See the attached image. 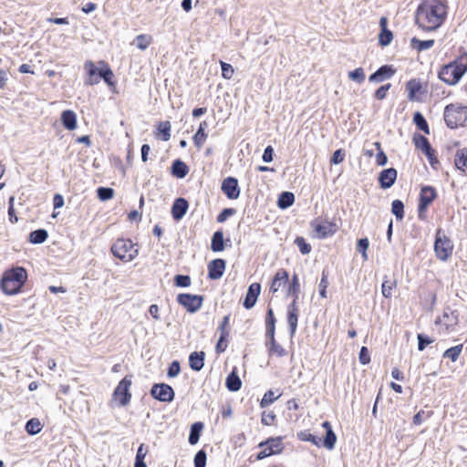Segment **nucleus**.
I'll list each match as a JSON object with an SVG mask.
<instances>
[{"label": "nucleus", "instance_id": "42", "mask_svg": "<svg viewBox=\"0 0 467 467\" xmlns=\"http://www.w3.org/2000/svg\"><path fill=\"white\" fill-rule=\"evenodd\" d=\"M161 135V140L164 141H168L171 138V123L169 121L161 122L158 126V133Z\"/></svg>", "mask_w": 467, "mask_h": 467}, {"label": "nucleus", "instance_id": "25", "mask_svg": "<svg viewBox=\"0 0 467 467\" xmlns=\"http://www.w3.org/2000/svg\"><path fill=\"white\" fill-rule=\"evenodd\" d=\"M61 122L68 130H74L77 128V115L73 110L67 109L61 114Z\"/></svg>", "mask_w": 467, "mask_h": 467}, {"label": "nucleus", "instance_id": "30", "mask_svg": "<svg viewBox=\"0 0 467 467\" xmlns=\"http://www.w3.org/2000/svg\"><path fill=\"white\" fill-rule=\"evenodd\" d=\"M188 171L189 169L183 161L180 160H176L173 161L171 166V172L174 176H176L177 178H184L187 175Z\"/></svg>", "mask_w": 467, "mask_h": 467}, {"label": "nucleus", "instance_id": "22", "mask_svg": "<svg viewBox=\"0 0 467 467\" xmlns=\"http://www.w3.org/2000/svg\"><path fill=\"white\" fill-rule=\"evenodd\" d=\"M188 210V202L183 198H178L175 200L172 208L171 214L174 220H181Z\"/></svg>", "mask_w": 467, "mask_h": 467}, {"label": "nucleus", "instance_id": "2", "mask_svg": "<svg viewBox=\"0 0 467 467\" xmlns=\"http://www.w3.org/2000/svg\"><path fill=\"white\" fill-rule=\"evenodd\" d=\"M26 278L27 274L23 267L12 268L4 273L0 287L5 295H16L20 292Z\"/></svg>", "mask_w": 467, "mask_h": 467}, {"label": "nucleus", "instance_id": "3", "mask_svg": "<svg viewBox=\"0 0 467 467\" xmlns=\"http://www.w3.org/2000/svg\"><path fill=\"white\" fill-rule=\"evenodd\" d=\"M467 71V53L459 56L453 62L445 65L439 71V78L449 84L455 85Z\"/></svg>", "mask_w": 467, "mask_h": 467}, {"label": "nucleus", "instance_id": "28", "mask_svg": "<svg viewBox=\"0 0 467 467\" xmlns=\"http://www.w3.org/2000/svg\"><path fill=\"white\" fill-rule=\"evenodd\" d=\"M207 126H208V124L206 121L201 122L197 132L195 133V135L192 138L193 142L198 149H201L203 146V144L208 137L207 133L205 132V129L207 128Z\"/></svg>", "mask_w": 467, "mask_h": 467}, {"label": "nucleus", "instance_id": "37", "mask_svg": "<svg viewBox=\"0 0 467 467\" xmlns=\"http://www.w3.org/2000/svg\"><path fill=\"white\" fill-rule=\"evenodd\" d=\"M203 428V424L202 422H195L192 425L191 432L189 436V442L191 444H196L200 439V433Z\"/></svg>", "mask_w": 467, "mask_h": 467}, {"label": "nucleus", "instance_id": "9", "mask_svg": "<svg viewBox=\"0 0 467 467\" xmlns=\"http://www.w3.org/2000/svg\"><path fill=\"white\" fill-rule=\"evenodd\" d=\"M452 248L453 246L451 240L444 235L441 236V233L438 232L434 244L437 257L442 261L447 260L452 253Z\"/></svg>", "mask_w": 467, "mask_h": 467}, {"label": "nucleus", "instance_id": "35", "mask_svg": "<svg viewBox=\"0 0 467 467\" xmlns=\"http://www.w3.org/2000/svg\"><path fill=\"white\" fill-rule=\"evenodd\" d=\"M43 429V425L40 420L36 418L29 420L26 424V431L30 435L39 433Z\"/></svg>", "mask_w": 467, "mask_h": 467}, {"label": "nucleus", "instance_id": "59", "mask_svg": "<svg viewBox=\"0 0 467 467\" xmlns=\"http://www.w3.org/2000/svg\"><path fill=\"white\" fill-rule=\"evenodd\" d=\"M391 88L389 83L379 87L375 92V98L379 100H382L386 98L388 91Z\"/></svg>", "mask_w": 467, "mask_h": 467}, {"label": "nucleus", "instance_id": "46", "mask_svg": "<svg viewBox=\"0 0 467 467\" xmlns=\"http://www.w3.org/2000/svg\"><path fill=\"white\" fill-rule=\"evenodd\" d=\"M270 338V348H269V351H270V354L271 355H275L276 357H283L286 354L285 352V349L280 346L279 344H277L275 340V335H273V337H269Z\"/></svg>", "mask_w": 467, "mask_h": 467}, {"label": "nucleus", "instance_id": "52", "mask_svg": "<svg viewBox=\"0 0 467 467\" xmlns=\"http://www.w3.org/2000/svg\"><path fill=\"white\" fill-rule=\"evenodd\" d=\"M349 79L358 83H362L365 79V72L362 67H358L353 71L348 72Z\"/></svg>", "mask_w": 467, "mask_h": 467}, {"label": "nucleus", "instance_id": "7", "mask_svg": "<svg viewBox=\"0 0 467 467\" xmlns=\"http://www.w3.org/2000/svg\"><path fill=\"white\" fill-rule=\"evenodd\" d=\"M130 386L131 377L126 376L116 387L112 395V402H118V405L121 407L127 406L131 400Z\"/></svg>", "mask_w": 467, "mask_h": 467}, {"label": "nucleus", "instance_id": "12", "mask_svg": "<svg viewBox=\"0 0 467 467\" xmlns=\"http://www.w3.org/2000/svg\"><path fill=\"white\" fill-rule=\"evenodd\" d=\"M84 69L86 70L85 84L88 86H93L99 82L102 72V66L98 67L92 61H86L84 64Z\"/></svg>", "mask_w": 467, "mask_h": 467}, {"label": "nucleus", "instance_id": "60", "mask_svg": "<svg viewBox=\"0 0 467 467\" xmlns=\"http://www.w3.org/2000/svg\"><path fill=\"white\" fill-rule=\"evenodd\" d=\"M175 284L177 286L188 287L191 285V278L188 275H178L175 276Z\"/></svg>", "mask_w": 467, "mask_h": 467}, {"label": "nucleus", "instance_id": "26", "mask_svg": "<svg viewBox=\"0 0 467 467\" xmlns=\"http://www.w3.org/2000/svg\"><path fill=\"white\" fill-rule=\"evenodd\" d=\"M415 145L418 149L421 150L429 159L431 165H433V151L428 141V140L423 136H419L414 139Z\"/></svg>", "mask_w": 467, "mask_h": 467}, {"label": "nucleus", "instance_id": "4", "mask_svg": "<svg viewBox=\"0 0 467 467\" xmlns=\"http://www.w3.org/2000/svg\"><path fill=\"white\" fill-rule=\"evenodd\" d=\"M444 120L451 129L464 126L467 123V106L455 103L444 109Z\"/></svg>", "mask_w": 467, "mask_h": 467}, {"label": "nucleus", "instance_id": "31", "mask_svg": "<svg viewBox=\"0 0 467 467\" xmlns=\"http://www.w3.org/2000/svg\"><path fill=\"white\" fill-rule=\"evenodd\" d=\"M242 382L238 375L233 371L226 379V387L231 391H237L240 389Z\"/></svg>", "mask_w": 467, "mask_h": 467}, {"label": "nucleus", "instance_id": "39", "mask_svg": "<svg viewBox=\"0 0 467 467\" xmlns=\"http://www.w3.org/2000/svg\"><path fill=\"white\" fill-rule=\"evenodd\" d=\"M300 290L299 279L296 275H294L292 277L291 283L287 286V296H293L294 299L298 298V293Z\"/></svg>", "mask_w": 467, "mask_h": 467}, {"label": "nucleus", "instance_id": "41", "mask_svg": "<svg viewBox=\"0 0 467 467\" xmlns=\"http://www.w3.org/2000/svg\"><path fill=\"white\" fill-rule=\"evenodd\" d=\"M411 45L418 51H423L432 47L434 45V40H419L414 37L411 39Z\"/></svg>", "mask_w": 467, "mask_h": 467}, {"label": "nucleus", "instance_id": "1", "mask_svg": "<svg viewBox=\"0 0 467 467\" xmlns=\"http://www.w3.org/2000/svg\"><path fill=\"white\" fill-rule=\"evenodd\" d=\"M447 15V7L441 0H422L416 11V22L424 30L440 27Z\"/></svg>", "mask_w": 467, "mask_h": 467}, {"label": "nucleus", "instance_id": "34", "mask_svg": "<svg viewBox=\"0 0 467 467\" xmlns=\"http://www.w3.org/2000/svg\"><path fill=\"white\" fill-rule=\"evenodd\" d=\"M211 248L213 252H221L224 249L223 234L222 232L217 231L213 234Z\"/></svg>", "mask_w": 467, "mask_h": 467}, {"label": "nucleus", "instance_id": "53", "mask_svg": "<svg viewBox=\"0 0 467 467\" xmlns=\"http://www.w3.org/2000/svg\"><path fill=\"white\" fill-rule=\"evenodd\" d=\"M373 145L378 150V153L376 155L377 164L379 166H384L388 162V158H387L386 154L384 153V151L382 150V149L380 147V143L377 141V142H374Z\"/></svg>", "mask_w": 467, "mask_h": 467}, {"label": "nucleus", "instance_id": "23", "mask_svg": "<svg viewBox=\"0 0 467 467\" xmlns=\"http://www.w3.org/2000/svg\"><path fill=\"white\" fill-rule=\"evenodd\" d=\"M322 427L326 430V437L323 441H321V445H323L327 450H332L335 447L337 436L328 421L323 422Z\"/></svg>", "mask_w": 467, "mask_h": 467}, {"label": "nucleus", "instance_id": "33", "mask_svg": "<svg viewBox=\"0 0 467 467\" xmlns=\"http://www.w3.org/2000/svg\"><path fill=\"white\" fill-rule=\"evenodd\" d=\"M295 201V196L292 192H284L280 194L277 204L278 207L281 209H285L290 207Z\"/></svg>", "mask_w": 467, "mask_h": 467}, {"label": "nucleus", "instance_id": "10", "mask_svg": "<svg viewBox=\"0 0 467 467\" xmlns=\"http://www.w3.org/2000/svg\"><path fill=\"white\" fill-rule=\"evenodd\" d=\"M202 296L192 294H180L177 297L178 303L191 313H194L202 307Z\"/></svg>", "mask_w": 467, "mask_h": 467}, {"label": "nucleus", "instance_id": "40", "mask_svg": "<svg viewBox=\"0 0 467 467\" xmlns=\"http://www.w3.org/2000/svg\"><path fill=\"white\" fill-rule=\"evenodd\" d=\"M99 65L102 66V72H100L101 78L109 86H113L112 78L114 74L109 67L103 61L99 62Z\"/></svg>", "mask_w": 467, "mask_h": 467}, {"label": "nucleus", "instance_id": "64", "mask_svg": "<svg viewBox=\"0 0 467 467\" xmlns=\"http://www.w3.org/2000/svg\"><path fill=\"white\" fill-rule=\"evenodd\" d=\"M180 363L178 361H173L169 367L168 376L171 378L176 377L180 373Z\"/></svg>", "mask_w": 467, "mask_h": 467}, {"label": "nucleus", "instance_id": "49", "mask_svg": "<svg viewBox=\"0 0 467 467\" xmlns=\"http://www.w3.org/2000/svg\"><path fill=\"white\" fill-rule=\"evenodd\" d=\"M404 205L401 201L395 200L392 202L391 212L397 219L401 220L404 215Z\"/></svg>", "mask_w": 467, "mask_h": 467}, {"label": "nucleus", "instance_id": "50", "mask_svg": "<svg viewBox=\"0 0 467 467\" xmlns=\"http://www.w3.org/2000/svg\"><path fill=\"white\" fill-rule=\"evenodd\" d=\"M279 398V395H275L274 391L268 390L263 397L260 402L262 408H265L272 404L275 400Z\"/></svg>", "mask_w": 467, "mask_h": 467}, {"label": "nucleus", "instance_id": "36", "mask_svg": "<svg viewBox=\"0 0 467 467\" xmlns=\"http://www.w3.org/2000/svg\"><path fill=\"white\" fill-rule=\"evenodd\" d=\"M134 43L140 50H145L152 43V36L146 34L139 35L135 37Z\"/></svg>", "mask_w": 467, "mask_h": 467}, {"label": "nucleus", "instance_id": "6", "mask_svg": "<svg viewBox=\"0 0 467 467\" xmlns=\"http://www.w3.org/2000/svg\"><path fill=\"white\" fill-rule=\"evenodd\" d=\"M459 324L457 311L447 308L435 321V327L441 335H448L455 332Z\"/></svg>", "mask_w": 467, "mask_h": 467}, {"label": "nucleus", "instance_id": "58", "mask_svg": "<svg viewBox=\"0 0 467 467\" xmlns=\"http://www.w3.org/2000/svg\"><path fill=\"white\" fill-rule=\"evenodd\" d=\"M328 285H329V283H328L327 275L325 273H323L320 283H319V294H320V296L323 298L327 297V289Z\"/></svg>", "mask_w": 467, "mask_h": 467}, {"label": "nucleus", "instance_id": "29", "mask_svg": "<svg viewBox=\"0 0 467 467\" xmlns=\"http://www.w3.org/2000/svg\"><path fill=\"white\" fill-rule=\"evenodd\" d=\"M387 19L385 17L380 18V26L382 31L379 35V41L381 46H388L392 40V33L386 28Z\"/></svg>", "mask_w": 467, "mask_h": 467}, {"label": "nucleus", "instance_id": "24", "mask_svg": "<svg viewBox=\"0 0 467 467\" xmlns=\"http://www.w3.org/2000/svg\"><path fill=\"white\" fill-rule=\"evenodd\" d=\"M265 446H268L270 453L273 454H279L284 449L281 437L269 438L265 441H262L258 444V447L261 448Z\"/></svg>", "mask_w": 467, "mask_h": 467}, {"label": "nucleus", "instance_id": "19", "mask_svg": "<svg viewBox=\"0 0 467 467\" xmlns=\"http://www.w3.org/2000/svg\"><path fill=\"white\" fill-rule=\"evenodd\" d=\"M260 291L261 285L258 283L250 285L244 301V306L245 308L250 309L255 305Z\"/></svg>", "mask_w": 467, "mask_h": 467}, {"label": "nucleus", "instance_id": "18", "mask_svg": "<svg viewBox=\"0 0 467 467\" xmlns=\"http://www.w3.org/2000/svg\"><path fill=\"white\" fill-rule=\"evenodd\" d=\"M408 99L410 101H419L420 95L422 93V85L419 79H410L406 84Z\"/></svg>", "mask_w": 467, "mask_h": 467}, {"label": "nucleus", "instance_id": "57", "mask_svg": "<svg viewBox=\"0 0 467 467\" xmlns=\"http://www.w3.org/2000/svg\"><path fill=\"white\" fill-rule=\"evenodd\" d=\"M206 465V453L204 451H199L194 457L195 467H205Z\"/></svg>", "mask_w": 467, "mask_h": 467}, {"label": "nucleus", "instance_id": "14", "mask_svg": "<svg viewBox=\"0 0 467 467\" xmlns=\"http://www.w3.org/2000/svg\"><path fill=\"white\" fill-rule=\"evenodd\" d=\"M289 275L286 270L285 269H279L270 285V292L273 294L277 293L282 288L285 287L288 284Z\"/></svg>", "mask_w": 467, "mask_h": 467}, {"label": "nucleus", "instance_id": "8", "mask_svg": "<svg viewBox=\"0 0 467 467\" xmlns=\"http://www.w3.org/2000/svg\"><path fill=\"white\" fill-rule=\"evenodd\" d=\"M313 234L316 238L324 239L332 236L337 231L336 223L327 221L317 219L311 223Z\"/></svg>", "mask_w": 467, "mask_h": 467}, {"label": "nucleus", "instance_id": "20", "mask_svg": "<svg viewBox=\"0 0 467 467\" xmlns=\"http://www.w3.org/2000/svg\"><path fill=\"white\" fill-rule=\"evenodd\" d=\"M395 74V69L390 66H382L375 73L371 74L368 78L370 82H382L385 79L390 78Z\"/></svg>", "mask_w": 467, "mask_h": 467}, {"label": "nucleus", "instance_id": "45", "mask_svg": "<svg viewBox=\"0 0 467 467\" xmlns=\"http://www.w3.org/2000/svg\"><path fill=\"white\" fill-rule=\"evenodd\" d=\"M297 437L299 440L303 441H310L317 447L321 446V439L317 438V436L311 434L308 431H300L297 433Z\"/></svg>", "mask_w": 467, "mask_h": 467}, {"label": "nucleus", "instance_id": "27", "mask_svg": "<svg viewBox=\"0 0 467 467\" xmlns=\"http://www.w3.org/2000/svg\"><path fill=\"white\" fill-rule=\"evenodd\" d=\"M204 352H192L189 358V364L192 369L201 370L204 366Z\"/></svg>", "mask_w": 467, "mask_h": 467}, {"label": "nucleus", "instance_id": "13", "mask_svg": "<svg viewBox=\"0 0 467 467\" xmlns=\"http://www.w3.org/2000/svg\"><path fill=\"white\" fill-rule=\"evenodd\" d=\"M435 190L431 186H425L420 191V204H419V216L422 217L428 205L435 199Z\"/></svg>", "mask_w": 467, "mask_h": 467}, {"label": "nucleus", "instance_id": "43", "mask_svg": "<svg viewBox=\"0 0 467 467\" xmlns=\"http://www.w3.org/2000/svg\"><path fill=\"white\" fill-rule=\"evenodd\" d=\"M397 286L396 280H385L381 285V293L382 296L386 298H389L392 296V291Z\"/></svg>", "mask_w": 467, "mask_h": 467}, {"label": "nucleus", "instance_id": "51", "mask_svg": "<svg viewBox=\"0 0 467 467\" xmlns=\"http://www.w3.org/2000/svg\"><path fill=\"white\" fill-rule=\"evenodd\" d=\"M413 120L420 130H421L424 132H426L427 134H429V127H428L427 121L425 120L424 117L420 113H419V112L415 113L414 117H413Z\"/></svg>", "mask_w": 467, "mask_h": 467}, {"label": "nucleus", "instance_id": "38", "mask_svg": "<svg viewBox=\"0 0 467 467\" xmlns=\"http://www.w3.org/2000/svg\"><path fill=\"white\" fill-rule=\"evenodd\" d=\"M47 232L44 229L33 231L29 235V240L33 244H43L47 239Z\"/></svg>", "mask_w": 467, "mask_h": 467}, {"label": "nucleus", "instance_id": "61", "mask_svg": "<svg viewBox=\"0 0 467 467\" xmlns=\"http://www.w3.org/2000/svg\"><path fill=\"white\" fill-rule=\"evenodd\" d=\"M418 341H419L418 348L420 351H422L426 348L427 345H430L433 342L432 339H431L429 337H425L422 334L418 335Z\"/></svg>", "mask_w": 467, "mask_h": 467}, {"label": "nucleus", "instance_id": "17", "mask_svg": "<svg viewBox=\"0 0 467 467\" xmlns=\"http://www.w3.org/2000/svg\"><path fill=\"white\" fill-rule=\"evenodd\" d=\"M299 309L296 305V299L287 306V322L290 328V335L293 337L297 327Z\"/></svg>", "mask_w": 467, "mask_h": 467}, {"label": "nucleus", "instance_id": "11", "mask_svg": "<svg viewBox=\"0 0 467 467\" xmlns=\"http://www.w3.org/2000/svg\"><path fill=\"white\" fill-rule=\"evenodd\" d=\"M150 394L153 398L162 402H170L174 398V391L172 388L164 383L153 385Z\"/></svg>", "mask_w": 467, "mask_h": 467}, {"label": "nucleus", "instance_id": "54", "mask_svg": "<svg viewBox=\"0 0 467 467\" xmlns=\"http://www.w3.org/2000/svg\"><path fill=\"white\" fill-rule=\"evenodd\" d=\"M295 244L297 245L302 254H308L311 252V245L307 244L303 237H296Z\"/></svg>", "mask_w": 467, "mask_h": 467}, {"label": "nucleus", "instance_id": "5", "mask_svg": "<svg viewBox=\"0 0 467 467\" xmlns=\"http://www.w3.org/2000/svg\"><path fill=\"white\" fill-rule=\"evenodd\" d=\"M114 256L124 262L133 261L139 254V248L130 239H118L111 247Z\"/></svg>", "mask_w": 467, "mask_h": 467}, {"label": "nucleus", "instance_id": "32", "mask_svg": "<svg viewBox=\"0 0 467 467\" xmlns=\"http://www.w3.org/2000/svg\"><path fill=\"white\" fill-rule=\"evenodd\" d=\"M455 166L462 171L467 168V148L457 151L455 156Z\"/></svg>", "mask_w": 467, "mask_h": 467}, {"label": "nucleus", "instance_id": "48", "mask_svg": "<svg viewBox=\"0 0 467 467\" xmlns=\"http://www.w3.org/2000/svg\"><path fill=\"white\" fill-rule=\"evenodd\" d=\"M98 197L100 201L105 202L113 198L114 190L111 188L99 187L97 190Z\"/></svg>", "mask_w": 467, "mask_h": 467}, {"label": "nucleus", "instance_id": "44", "mask_svg": "<svg viewBox=\"0 0 467 467\" xmlns=\"http://www.w3.org/2000/svg\"><path fill=\"white\" fill-rule=\"evenodd\" d=\"M275 319L274 317V312L270 308L267 312L266 317V337H273V335H275Z\"/></svg>", "mask_w": 467, "mask_h": 467}, {"label": "nucleus", "instance_id": "55", "mask_svg": "<svg viewBox=\"0 0 467 467\" xmlns=\"http://www.w3.org/2000/svg\"><path fill=\"white\" fill-rule=\"evenodd\" d=\"M221 68H222V76L225 79H231L234 76V69L232 65L225 63L223 61H220Z\"/></svg>", "mask_w": 467, "mask_h": 467}, {"label": "nucleus", "instance_id": "21", "mask_svg": "<svg viewBox=\"0 0 467 467\" xmlns=\"http://www.w3.org/2000/svg\"><path fill=\"white\" fill-rule=\"evenodd\" d=\"M397 179V171L394 168L384 170L379 174L380 186L384 189L391 187Z\"/></svg>", "mask_w": 467, "mask_h": 467}, {"label": "nucleus", "instance_id": "47", "mask_svg": "<svg viewBox=\"0 0 467 467\" xmlns=\"http://www.w3.org/2000/svg\"><path fill=\"white\" fill-rule=\"evenodd\" d=\"M462 350V345L454 346L452 348H448L444 353L443 357L446 358H450L451 361H456Z\"/></svg>", "mask_w": 467, "mask_h": 467}, {"label": "nucleus", "instance_id": "15", "mask_svg": "<svg viewBox=\"0 0 467 467\" xmlns=\"http://www.w3.org/2000/svg\"><path fill=\"white\" fill-rule=\"evenodd\" d=\"M222 191L229 199H237L240 195L238 181L234 177H228L222 183Z\"/></svg>", "mask_w": 467, "mask_h": 467}, {"label": "nucleus", "instance_id": "63", "mask_svg": "<svg viewBox=\"0 0 467 467\" xmlns=\"http://www.w3.org/2000/svg\"><path fill=\"white\" fill-rule=\"evenodd\" d=\"M344 158H345V153H344L343 150H341V149L337 150L333 153V156L331 158V162L333 164H339L344 161Z\"/></svg>", "mask_w": 467, "mask_h": 467}, {"label": "nucleus", "instance_id": "16", "mask_svg": "<svg viewBox=\"0 0 467 467\" xmlns=\"http://www.w3.org/2000/svg\"><path fill=\"white\" fill-rule=\"evenodd\" d=\"M225 270V262L223 259H214L208 265V276L213 280L220 279Z\"/></svg>", "mask_w": 467, "mask_h": 467}, {"label": "nucleus", "instance_id": "56", "mask_svg": "<svg viewBox=\"0 0 467 467\" xmlns=\"http://www.w3.org/2000/svg\"><path fill=\"white\" fill-rule=\"evenodd\" d=\"M369 242L368 238L359 239L357 244V249L362 254L363 259L368 260L367 249L368 248Z\"/></svg>", "mask_w": 467, "mask_h": 467}, {"label": "nucleus", "instance_id": "62", "mask_svg": "<svg viewBox=\"0 0 467 467\" xmlns=\"http://www.w3.org/2000/svg\"><path fill=\"white\" fill-rule=\"evenodd\" d=\"M275 418V416L273 412L264 411L262 414L261 421L264 425L270 426L273 424Z\"/></svg>", "mask_w": 467, "mask_h": 467}]
</instances>
